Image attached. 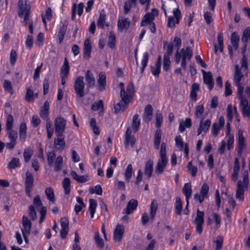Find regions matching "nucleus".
<instances>
[{"instance_id": "nucleus-1", "label": "nucleus", "mask_w": 250, "mask_h": 250, "mask_svg": "<svg viewBox=\"0 0 250 250\" xmlns=\"http://www.w3.org/2000/svg\"><path fill=\"white\" fill-rule=\"evenodd\" d=\"M248 171L244 172L243 176V180H239L237 184V189L236 191V198L239 201H243L244 200V192L248 190L249 179Z\"/></svg>"}, {"instance_id": "nucleus-2", "label": "nucleus", "mask_w": 250, "mask_h": 250, "mask_svg": "<svg viewBox=\"0 0 250 250\" xmlns=\"http://www.w3.org/2000/svg\"><path fill=\"white\" fill-rule=\"evenodd\" d=\"M166 143L164 142L162 143L160 152V159L158 160L155 168V172L158 175L163 173L164 169L166 168L167 163L166 156Z\"/></svg>"}, {"instance_id": "nucleus-3", "label": "nucleus", "mask_w": 250, "mask_h": 250, "mask_svg": "<svg viewBox=\"0 0 250 250\" xmlns=\"http://www.w3.org/2000/svg\"><path fill=\"white\" fill-rule=\"evenodd\" d=\"M55 133L56 136H60L63 135L65 126L66 125V120L61 116H57L54 121Z\"/></svg>"}, {"instance_id": "nucleus-4", "label": "nucleus", "mask_w": 250, "mask_h": 250, "mask_svg": "<svg viewBox=\"0 0 250 250\" xmlns=\"http://www.w3.org/2000/svg\"><path fill=\"white\" fill-rule=\"evenodd\" d=\"M84 86L83 77H78L74 83V88L77 98H83L84 96Z\"/></svg>"}, {"instance_id": "nucleus-5", "label": "nucleus", "mask_w": 250, "mask_h": 250, "mask_svg": "<svg viewBox=\"0 0 250 250\" xmlns=\"http://www.w3.org/2000/svg\"><path fill=\"white\" fill-rule=\"evenodd\" d=\"M235 73L234 74V82L235 85L238 88V91L241 94L242 91H244V86L241 82L242 80L244 75L242 74L241 69L238 64L234 66Z\"/></svg>"}, {"instance_id": "nucleus-6", "label": "nucleus", "mask_w": 250, "mask_h": 250, "mask_svg": "<svg viewBox=\"0 0 250 250\" xmlns=\"http://www.w3.org/2000/svg\"><path fill=\"white\" fill-rule=\"evenodd\" d=\"M34 177L32 173L27 170L25 173V190L27 196L31 197V192L34 186Z\"/></svg>"}, {"instance_id": "nucleus-7", "label": "nucleus", "mask_w": 250, "mask_h": 250, "mask_svg": "<svg viewBox=\"0 0 250 250\" xmlns=\"http://www.w3.org/2000/svg\"><path fill=\"white\" fill-rule=\"evenodd\" d=\"M182 62L181 65L183 69H185L187 66L186 60H189L192 57V50L190 47L188 46L186 49L182 48L181 50Z\"/></svg>"}, {"instance_id": "nucleus-8", "label": "nucleus", "mask_w": 250, "mask_h": 250, "mask_svg": "<svg viewBox=\"0 0 250 250\" xmlns=\"http://www.w3.org/2000/svg\"><path fill=\"white\" fill-rule=\"evenodd\" d=\"M209 191V187L206 183H204L201 188L200 194L196 193L194 195V199L197 200L201 204L205 199L208 198V193Z\"/></svg>"}, {"instance_id": "nucleus-9", "label": "nucleus", "mask_w": 250, "mask_h": 250, "mask_svg": "<svg viewBox=\"0 0 250 250\" xmlns=\"http://www.w3.org/2000/svg\"><path fill=\"white\" fill-rule=\"evenodd\" d=\"M7 135L10 142L6 143V146L8 149L12 150L17 144L18 139L17 131L14 130L8 131H7Z\"/></svg>"}, {"instance_id": "nucleus-10", "label": "nucleus", "mask_w": 250, "mask_h": 250, "mask_svg": "<svg viewBox=\"0 0 250 250\" xmlns=\"http://www.w3.org/2000/svg\"><path fill=\"white\" fill-rule=\"evenodd\" d=\"M174 17H170L168 19L167 26L172 28L175 26V23L178 24L180 19L181 18V13L180 10L177 8L173 11Z\"/></svg>"}, {"instance_id": "nucleus-11", "label": "nucleus", "mask_w": 250, "mask_h": 250, "mask_svg": "<svg viewBox=\"0 0 250 250\" xmlns=\"http://www.w3.org/2000/svg\"><path fill=\"white\" fill-rule=\"evenodd\" d=\"M204 213L199 209L197 210V216L195 219V222L196 224V231L201 234L203 231L202 225L204 222Z\"/></svg>"}, {"instance_id": "nucleus-12", "label": "nucleus", "mask_w": 250, "mask_h": 250, "mask_svg": "<svg viewBox=\"0 0 250 250\" xmlns=\"http://www.w3.org/2000/svg\"><path fill=\"white\" fill-rule=\"evenodd\" d=\"M18 15L22 18L25 13L30 12V6L26 4V0H19Z\"/></svg>"}, {"instance_id": "nucleus-13", "label": "nucleus", "mask_w": 250, "mask_h": 250, "mask_svg": "<svg viewBox=\"0 0 250 250\" xmlns=\"http://www.w3.org/2000/svg\"><path fill=\"white\" fill-rule=\"evenodd\" d=\"M203 74L204 83L208 85L209 90H211L214 86V83L212 74L210 72H206L202 70Z\"/></svg>"}, {"instance_id": "nucleus-14", "label": "nucleus", "mask_w": 250, "mask_h": 250, "mask_svg": "<svg viewBox=\"0 0 250 250\" xmlns=\"http://www.w3.org/2000/svg\"><path fill=\"white\" fill-rule=\"evenodd\" d=\"M132 131L130 127L126 129L125 134V146L127 148L130 144L131 147H133L135 144L136 139L134 136L131 135Z\"/></svg>"}, {"instance_id": "nucleus-15", "label": "nucleus", "mask_w": 250, "mask_h": 250, "mask_svg": "<svg viewBox=\"0 0 250 250\" xmlns=\"http://www.w3.org/2000/svg\"><path fill=\"white\" fill-rule=\"evenodd\" d=\"M238 137L237 153L238 154L241 155L242 153L243 149L246 147L245 140L243 136V132L242 130H238Z\"/></svg>"}, {"instance_id": "nucleus-16", "label": "nucleus", "mask_w": 250, "mask_h": 250, "mask_svg": "<svg viewBox=\"0 0 250 250\" xmlns=\"http://www.w3.org/2000/svg\"><path fill=\"white\" fill-rule=\"evenodd\" d=\"M173 42L175 43V47L177 48V51L174 55V59L175 63L178 64L180 63L181 58V51H179V48L181 44V40L180 38L175 37Z\"/></svg>"}, {"instance_id": "nucleus-17", "label": "nucleus", "mask_w": 250, "mask_h": 250, "mask_svg": "<svg viewBox=\"0 0 250 250\" xmlns=\"http://www.w3.org/2000/svg\"><path fill=\"white\" fill-rule=\"evenodd\" d=\"M124 231V226L120 224L117 225L114 231V240L115 241H121L122 239Z\"/></svg>"}, {"instance_id": "nucleus-18", "label": "nucleus", "mask_w": 250, "mask_h": 250, "mask_svg": "<svg viewBox=\"0 0 250 250\" xmlns=\"http://www.w3.org/2000/svg\"><path fill=\"white\" fill-rule=\"evenodd\" d=\"M130 21L129 18H126L124 19H119L117 23L118 30L122 32L124 30H127L130 26Z\"/></svg>"}, {"instance_id": "nucleus-19", "label": "nucleus", "mask_w": 250, "mask_h": 250, "mask_svg": "<svg viewBox=\"0 0 250 250\" xmlns=\"http://www.w3.org/2000/svg\"><path fill=\"white\" fill-rule=\"evenodd\" d=\"M240 170V163L239 159L236 157L234 160V166L233 168V172L231 174V180L234 182H236L238 178Z\"/></svg>"}, {"instance_id": "nucleus-20", "label": "nucleus", "mask_w": 250, "mask_h": 250, "mask_svg": "<svg viewBox=\"0 0 250 250\" xmlns=\"http://www.w3.org/2000/svg\"><path fill=\"white\" fill-rule=\"evenodd\" d=\"M54 145L57 149L60 150H62L64 148L65 143L63 135L57 136V138H55L54 140Z\"/></svg>"}, {"instance_id": "nucleus-21", "label": "nucleus", "mask_w": 250, "mask_h": 250, "mask_svg": "<svg viewBox=\"0 0 250 250\" xmlns=\"http://www.w3.org/2000/svg\"><path fill=\"white\" fill-rule=\"evenodd\" d=\"M183 192L186 196V200L187 202L186 208H188L189 205L188 200L191 197L192 193L191 185V183L185 184L183 188Z\"/></svg>"}, {"instance_id": "nucleus-22", "label": "nucleus", "mask_w": 250, "mask_h": 250, "mask_svg": "<svg viewBox=\"0 0 250 250\" xmlns=\"http://www.w3.org/2000/svg\"><path fill=\"white\" fill-rule=\"evenodd\" d=\"M83 7L84 4L82 2H80L78 4V5H77L76 3L73 4L72 6L71 15V19L72 20H74L75 19L77 9H78V14L79 16L80 17L83 13Z\"/></svg>"}, {"instance_id": "nucleus-23", "label": "nucleus", "mask_w": 250, "mask_h": 250, "mask_svg": "<svg viewBox=\"0 0 250 250\" xmlns=\"http://www.w3.org/2000/svg\"><path fill=\"white\" fill-rule=\"evenodd\" d=\"M49 103L48 101H46L42 107L40 111V116L41 118L43 120H49L48 118L49 115Z\"/></svg>"}, {"instance_id": "nucleus-24", "label": "nucleus", "mask_w": 250, "mask_h": 250, "mask_svg": "<svg viewBox=\"0 0 250 250\" xmlns=\"http://www.w3.org/2000/svg\"><path fill=\"white\" fill-rule=\"evenodd\" d=\"M153 108L150 104H147L145 109L144 121L148 124L152 118Z\"/></svg>"}, {"instance_id": "nucleus-25", "label": "nucleus", "mask_w": 250, "mask_h": 250, "mask_svg": "<svg viewBox=\"0 0 250 250\" xmlns=\"http://www.w3.org/2000/svg\"><path fill=\"white\" fill-rule=\"evenodd\" d=\"M119 86L121 88V90L120 92V96L121 97L122 101L125 103V106L130 102V95L125 91L124 88V84L123 83H119Z\"/></svg>"}, {"instance_id": "nucleus-26", "label": "nucleus", "mask_w": 250, "mask_h": 250, "mask_svg": "<svg viewBox=\"0 0 250 250\" xmlns=\"http://www.w3.org/2000/svg\"><path fill=\"white\" fill-rule=\"evenodd\" d=\"M105 20L106 14L105 11L103 9L100 12V16L97 22V26L99 28L104 29L105 25L106 26H108V24L105 23Z\"/></svg>"}, {"instance_id": "nucleus-27", "label": "nucleus", "mask_w": 250, "mask_h": 250, "mask_svg": "<svg viewBox=\"0 0 250 250\" xmlns=\"http://www.w3.org/2000/svg\"><path fill=\"white\" fill-rule=\"evenodd\" d=\"M153 161L151 160H149L146 163L144 172L148 179H149L152 176L153 171Z\"/></svg>"}, {"instance_id": "nucleus-28", "label": "nucleus", "mask_w": 250, "mask_h": 250, "mask_svg": "<svg viewBox=\"0 0 250 250\" xmlns=\"http://www.w3.org/2000/svg\"><path fill=\"white\" fill-rule=\"evenodd\" d=\"M138 206V201L135 199H131L129 201L125 208V212L126 214H130L135 210Z\"/></svg>"}, {"instance_id": "nucleus-29", "label": "nucleus", "mask_w": 250, "mask_h": 250, "mask_svg": "<svg viewBox=\"0 0 250 250\" xmlns=\"http://www.w3.org/2000/svg\"><path fill=\"white\" fill-rule=\"evenodd\" d=\"M85 76L87 86L89 87H93L95 84V80L93 74L90 70H87Z\"/></svg>"}, {"instance_id": "nucleus-30", "label": "nucleus", "mask_w": 250, "mask_h": 250, "mask_svg": "<svg viewBox=\"0 0 250 250\" xmlns=\"http://www.w3.org/2000/svg\"><path fill=\"white\" fill-rule=\"evenodd\" d=\"M98 84L99 90L103 91L105 90L106 86V76L103 72H101L99 74V78L98 80Z\"/></svg>"}, {"instance_id": "nucleus-31", "label": "nucleus", "mask_w": 250, "mask_h": 250, "mask_svg": "<svg viewBox=\"0 0 250 250\" xmlns=\"http://www.w3.org/2000/svg\"><path fill=\"white\" fill-rule=\"evenodd\" d=\"M155 18L153 14L150 13H146L143 17L141 22L140 26L143 27L152 23Z\"/></svg>"}, {"instance_id": "nucleus-32", "label": "nucleus", "mask_w": 250, "mask_h": 250, "mask_svg": "<svg viewBox=\"0 0 250 250\" xmlns=\"http://www.w3.org/2000/svg\"><path fill=\"white\" fill-rule=\"evenodd\" d=\"M91 51V44L89 39H87L84 42L83 57L89 58Z\"/></svg>"}, {"instance_id": "nucleus-33", "label": "nucleus", "mask_w": 250, "mask_h": 250, "mask_svg": "<svg viewBox=\"0 0 250 250\" xmlns=\"http://www.w3.org/2000/svg\"><path fill=\"white\" fill-rule=\"evenodd\" d=\"M91 109L93 111H98L100 110L99 115L102 116L104 112L103 101L100 100L98 102L93 103L92 105Z\"/></svg>"}, {"instance_id": "nucleus-34", "label": "nucleus", "mask_w": 250, "mask_h": 250, "mask_svg": "<svg viewBox=\"0 0 250 250\" xmlns=\"http://www.w3.org/2000/svg\"><path fill=\"white\" fill-rule=\"evenodd\" d=\"M22 223L23 229H21V230H23V231L26 232L27 234H29L32 225L31 221L28 219L27 216L24 215L22 217Z\"/></svg>"}, {"instance_id": "nucleus-35", "label": "nucleus", "mask_w": 250, "mask_h": 250, "mask_svg": "<svg viewBox=\"0 0 250 250\" xmlns=\"http://www.w3.org/2000/svg\"><path fill=\"white\" fill-rule=\"evenodd\" d=\"M68 24V23L67 21H65L63 23L62 26L60 29L58 33V38L60 43H61L62 42L64 39V37L67 28Z\"/></svg>"}, {"instance_id": "nucleus-36", "label": "nucleus", "mask_w": 250, "mask_h": 250, "mask_svg": "<svg viewBox=\"0 0 250 250\" xmlns=\"http://www.w3.org/2000/svg\"><path fill=\"white\" fill-rule=\"evenodd\" d=\"M191 125V119L189 118H187L185 121L180 122L179 130L181 132H183L186 128H190Z\"/></svg>"}, {"instance_id": "nucleus-37", "label": "nucleus", "mask_w": 250, "mask_h": 250, "mask_svg": "<svg viewBox=\"0 0 250 250\" xmlns=\"http://www.w3.org/2000/svg\"><path fill=\"white\" fill-rule=\"evenodd\" d=\"M211 124V121L209 119H207L203 122L202 119L200 121L199 127L201 128V129L203 131L204 134H202V136L205 135L207 132L209 130L210 125Z\"/></svg>"}, {"instance_id": "nucleus-38", "label": "nucleus", "mask_w": 250, "mask_h": 250, "mask_svg": "<svg viewBox=\"0 0 250 250\" xmlns=\"http://www.w3.org/2000/svg\"><path fill=\"white\" fill-rule=\"evenodd\" d=\"M243 91H242L241 94L239 93V91L237 92L238 96L240 100V106L242 108V112H244V110L248 108V101L245 99L243 97Z\"/></svg>"}, {"instance_id": "nucleus-39", "label": "nucleus", "mask_w": 250, "mask_h": 250, "mask_svg": "<svg viewBox=\"0 0 250 250\" xmlns=\"http://www.w3.org/2000/svg\"><path fill=\"white\" fill-rule=\"evenodd\" d=\"M139 115L135 114L132 119V127L134 133L136 132L140 125V120L139 119Z\"/></svg>"}, {"instance_id": "nucleus-40", "label": "nucleus", "mask_w": 250, "mask_h": 250, "mask_svg": "<svg viewBox=\"0 0 250 250\" xmlns=\"http://www.w3.org/2000/svg\"><path fill=\"white\" fill-rule=\"evenodd\" d=\"M175 209V213L177 215H180L183 210V206L182 201L180 197H176Z\"/></svg>"}, {"instance_id": "nucleus-41", "label": "nucleus", "mask_w": 250, "mask_h": 250, "mask_svg": "<svg viewBox=\"0 0 250 250\" xmlns=\"http://www.w3.org/2000/svg\"><path fill=\"white\" fill-rule=\"evenodd\" d=\"M20 159L18 158H13L9 162L7 167L9 169L12 170V169H15L17 167H20Z\"/></svg>"}, {"instance_id": "nucleus-42", "label": "nucleus", "mask_w": 250, "mask_h": 250, "mask_svg": "<svg viewBox=\"0 0 250 250\" xmlns=\"http://www.w3.org/2000/svg\"><path fill=\"white\" fill-rule=\"evenodd\" d=\"M89 210L90 213L91 218H93L94 213L95 212L96 208L97 206V201L93 199H90Z\"/></svg>"}, {"instance_id": "nucleus-43", "label": "nucleus", "mask_w": 250, "mask_h": 250, "mask_svg": "<svg viewBox=\"0 0 250 250\" xmlns=\"http://www.w3.org/2000/svg\"><path fill=\"white\" fill-rule=\"evenodd\" d=\"M133 168L131 164L127 165L125 173V178L127 182H129L132 178Z\"/></svg>"}, {"instance_id": "nucleus-44", "label": "nucleus", "mask_w": 250, "mask_h": 250, "mask_svg": "<svg viewBox=\"0 0 250 250\" xmlns=\"http://www.w3.org/2000/svg\"><path fill=\"white\" fill-rule=\"evenodd\" d=\"M63 166V159L62 157L59 155L58 156L55 162V166L54 168V170L55 171H60Z\"/></svg>"}, {"instance_id": "nucleus-45", "label": "nucleus", "mask_w": 250, "mask_h": 250, "mask_svg": "<svg viewBox=\"0 0 250 250\" xmlns=\"http://www.w3.org/2000/svg\"><path fill=\"white\" fill-rule=\"evenodd\" d=\"M69 72V65L67 59L65 58L63 62V64L61 68L60 75L68 76Z\"/></svg>"}, {"instance_id": "nucleus-46", "label": "nucleus", "mask_w": 250, "mask_h": 250, "mask_svg": "<svg viewBox=\"0 0 250 250\" xmlns=\"http://www.w3.org/2000/svg\"><path fill=\"white\" fill-rule=\"evenodd\" d=\"M158 208V204L155 200H153L150 205V217L153 220Z\"/></svg>"}, {"instance_id": "nucleus-47", "label": "nucleus", "mask_w": 250, "mask_h": 250, "mask_svg": "<svg viewBox=\"0 0 250 250\" xmlns=\"http://www.w3.org/2000/svg\"><path fill=\"white\" fill-rule=\"evenodd\" d=\"M45 193L48 200L52 203H54L55 200L53 189L51 187L46 188Z\"/></svg>"}, {"instance_id": "nucleus-48", "label": "nucleus", "mask_w": 250, "mask_h": 250, "mask_svg": "<svg viewBox=\"0 0 250 250\" xmlns=\"http://www.w3.org/2000/svg\"><path fill=\"white\" fill-rule=\"evenodd\" d=\"M149 55L148 52H145L141 61L142 67L141 68V73H143L145 68L146 67L148 61Z\"/></svg>"}, {"instance_id": "nucleus-49", "label": "nucleus", "mask_w": 250, "mask_h": 250, "mask_svg": "<svg viewBox=\"0 0 250 250\" xmlns=\"http://www.w3.org/2000/svg\"><path fill=\"white\" fill-rule=\"evenodd\" d=\"M162 133L161 130H157L154 136V146L156 148L158 149L161 143Z\"/></svg>"}, {"instance_id": "nucleus-50", "label": "nucleus", "mask_w": 250, "mask_h": 250, "mask_svg": "<svg viewBox=\"0 0 250 250\" xmlns=\"http://www.w3.org/2000/svg\"><path fill=\"white\" fill-rule=\"evenodd\" d=\"M33 154V150L29 148H25L23 152V157L24 162L27 163L29 162Z\"/></svg>"}, {"instance_id": "nucleus-51", "label": "nucleus", "mask_w": 250, "mask_h": 250, "mask_svg": "<svg viewBox=\"0 0 250 250\" xmlns=\"http://www.w3.org/2000/svg\"><path fill=\"white\" fill-rule=\"evenodd\" d=\"M239 41V37L235 32L231 34V42L234 49L237 50L238 48V42Z\"/></svg>"}, {"instance_id": "nucleus-52", "label": "nucleus", "mask_w": 250, "mask_h": 250, "mask_svg": "<svg viewBox=\"0 0 250 250\" xmlns=\"http://www.w3.org/2000/svg\"><path fill=\"white\" fill-rule=\"evenodd\" d=\"M19 132L20 138L24 141L26 136V125L25 123L21 124Z\"/></svg>"}, {"instance_id": "nucleus-53", "label": "nucleus", "mask_w": 250, "mask_h": 250, "mask_svg": "<svg viewBox=\"0 0 250 250\" xmlns=\"http://www.w3.org/2000/svg\"><path fill=\"white\" fill-rule=\"evenodd\" d=\"M94 240L97 247L101 249H103L104 245V241L103 239L100 237L98 232L95 233Z\"/></svg>"}, {"instance_id": "nucleus-54", "label": "nucleus", "mask_w": 250, "mask_h": 250, "mask_svg": "<svg viewBox=\"0 0 250 250\" xmlns=\"http://www.w3.org/2000/svg\"><path fill=\"white\" fill-rule=\"evenodd\" d=\"M62 186L65 193L68 194L70 191V180L69 178H65L62 181Z\"/></svg>"}, {"instance_id": "nucleus-55", "label": "nucleus", "mask_w": 250, "mask_h": 250, "mask_svg": "<svg viewBox=\"0 0 250 250\" xmlns=\"http://www.w3.org/2000/svg\"><path fill=\"white\" fill-rule=\"evenodd\" d=\"M108 46L112 49L114 48L116 46L115 36L112 32H110L109 33V36L108 37Z\"/></svg>"}, {"instance_id": "nucleus-56", "label": "nucleus", "mask_w": 250, "mask_h": 250, "mask_svg": "<svg viewBox=\"0 0 250 250\" xmlns=\"http://www.w3.org/2000/svg\"><path fill=\"white\" fill-rule=\"evenodd\" d=\"M127 104L126 106H125V103L122 101V100L117 103L114 106V109H115V113L117 114L122 109L123 111H124L127 107L128 106Z\"/></svg>"}, {"instance_id": "nucleus-57", "label": "nucleus", "mask_w": 250, "mask_h": 250, "mask_svg": "<svg viewBox=\"0 0 250 250\" xmlns=\"http://www.w3.org/2000/svg\"><path fill=\"white\" fill-rule=\"evenodd\" d=\"M13 117L11 114L8 115L7 118V121H6V130L7 131L13 130L12 127H13Z\"/></svg>"}, {"instance_id": "nucleus-58", "label": "nucleus", "mask_w": 250, "mask_h": 250, "mask_svg": "<svg viewBox=\"0 0 250 250\" xmlns=\"http://www.w3.org/2000/svg\"><path fill=\"white\" fill-rule=\"evenodd\" d=\"M163 122V116L162 113L157 111L156 115V124L155 126L157 128H160Z\"/></svg>"}, {"instance_id": "nucleus-59", "label": "nucleus", "mask_w": 250, "mask_h": 250, "mask_svg": "<svg viewBox=\"0 0 250 250\" xmlns=\"http://www.w3.org/2000/svg\"><path fill=\"white\" fill-rule=\"evenodd\" d=\"M46 128L47 133V137L50 139L53 134V129L52 128V125L49 120L46 121Z\"/></svg>"}, {"instance_id": "nucleus-60", "label": "nucleus", "mask_w": 250, "mask_h": 250, "mask_svg": "<svg viewBox=\"0 0 250 250\" xmlns=\"http://www.w3.org/2000/svg\"><path fill=\"white\" fill-rule=\"evenodd\" d=\"M173 50V44L172 42H169L167 47V51L164 53V57L170 58L172 55Z\"/></svg>"}, {"instance_id": "nucleus-61", "label": "nucleus", "mask_w": 250, "mask_h": 250, "mask_svg": "<svg viewBox=\"0 0 250 250\" xmlns=\"http://www.w3.org/2000/svg\"><path fill=\"white\" fill-rule=\"evenodd\" d=\"M89 192L90 193H96L97 195H101L103 192V189L100 185L96 186L94 188H89Z\"/></svg>"}, {"instance_id": "nucleus-62", "label": "nucleus", "mask_w": 250, "mask_h": 250, "mask_svg": "<svg viewBox=\"0 0 250 250\" xmlns=\"http://www.w3.org/2000/svg\"><path fill=\"white\" fill-rule=\"evenodd\" d=\"M25 98V100L28 102H31L34 101L33 91L29 88L27 89Z\"/></svg>"}, {"instance_id": "nucleus-63", "label": "nucleus", "mask_w": 250, "mask_h": 250, "mask_svg": "<svg viewBox=\"0 0 250 250\" xmlns=\"http://www.w3.org/2000/svg\"><path fill=\"white\" fill-rule=\"evenodd\" d=\"M56 154L54 151L47 153V162L49 166L53 165L54 160L56 158Z\"/></svg>"}, {"instance_id": "nucleus-64", "label": "nucleus", "mask_w": 250, "mask_h": 250, "mask_svg": "<svg viewBox=\"0 0 250 250\" xmlns=\"http://www.w3.org/2000/svg\"><path fill=\"white\" fill-rule=\"evenodd\" d=\"M3 86L6 91L10 93L11 94H13V91L11 85V82L9 80H6L4 82Z\"/></svg>"}]
</instances>
